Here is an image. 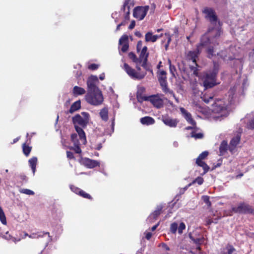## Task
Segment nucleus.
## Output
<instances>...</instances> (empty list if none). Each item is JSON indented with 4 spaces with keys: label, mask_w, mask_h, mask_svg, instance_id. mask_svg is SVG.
Wrapping results in <instances>:
<instances>
[{
    "label": "nucleus",
    "mask_w": 254,
    "mask_h": 254,
    "mask_svg": "<svg viewBox=\"0 0 254 254\" xmlns=\"http://www.w3.org/2000/svg\"><path fill=\"white\" fill-rule=\"evenodd\" d=\"M148 99L147 101L150 102L157 109H160L163 106V100L158 94L148 96Z\"/></svg>",
    "instance_id": "nucleus-12"
},
{
    "label": "nucleus",
    "mask_w": 254,
    "mask_h": 254,
    "mask_svg": "<svg viewBox=\"0 0 254 254\" xmlns=\"http://www.w3.org/2000/svg\"><path fill=\"white\" fill-rule=\"evenodd\" d=\"M100 116L103 120L107 121L108 119V112H100Z\"/></svg>",
    "instance_id": "nucleus-45"
},
{
    "label": "nucleus",
    "mask_w": 254,
    "mask_h": 254,
    "mask_svg": "<svg viewBox=\"0 0 254 254\" xmlns=\"http://www.w3.org/2000/svg\"><path fill=\"white\" fill-rule=\"evenodd\" d=\"M228 150V144L227 141L223 140L219 147V155H224Z\"/></svg>",
    "instance_id": "nucleus-25"
},
{
    "label": "nucleus",
    "mask_w": 254,
    "mask_h": 254,
    "mask_svg": "<svg viewBox=\"0 0 254 254\" xmlns=\"http://www.w3.org/2000/svg\"><path fill=\"white\" fill-rule=\"evenodd\" d=\"M147 59H146V57L145 58V59H143V61H142V66L146 70L150 71L151 72H152V70L150 69L149 66L147 64Z\"/></svg>",
    "instance_id": "nucleus-38"
},
{
    "label": "nucleus",
    "mask_w": 254,
    "mask_h": 254,
    "mask_svg": "<svg viewBox=\"0 0 254 254\" xmlns=\"http://www.w3.org/2000/svg\"><path fill=\"white\" fill-rule=\"evenodd\" d=\"M163 122L170 127H176L178 124V121L176 119H173L169 117H163Z\"/></svg>",
    "instance_id": "nucleus-20"
},
{
    "label": "nucleus",
    "mask_w": 254,
    "mask_h": 254,
    "mask_svg": "<svg viewBox=\"0 0 254 254\" xmlns=\"http://www.w3.org/2000/svg\"><path fill=\"white\" fill-rule=\"evenodd\" d=\"M241 138L240 133H238L230 141V146L229 147L230 151L232 152L235 147L239 144Z\"/></svg>",
    "instance_id": "nucleus-19"
},
{
    "label": "nucleus",
    "mask_w": 254,
    "mask_h": 254,
    "mask_svg": "<svg viewBox=\"0 0 254 254\" xmlns=\"http://www.w3.org/2000/svg\"><path fill=\"white\" fill-rule=\"evenodd\" d=\"M80 107L81 102L80 100H78L72 104L68 111H76L79 110Z\"/></svg>",
    "instance_id": "nucleus-30"
},
{
    "label": "nucleus",
    "mask_w": 254,
    "mask_h": 254,
    "mask_svg": "<svg viewBox=\"0 0 254 254\" xmlns=\"http://www.w3.org/2000/svg\"><path fill=\"white\" fill-rule=\"evenodd\" d=\"M86 93L85 90L82 87L75 86L72 90V93L74 96L83 95Z\"/></svg>",
    "instance_id": "nucleus-24"
},
{
    "label": "nucleus",
    "mask_w": 254,
    "mask_h": 254,
    "mask_svg": "<svg viewBox=\"0 0 254 254\" xmlns=\"http://www.w3.org/2000/svg\"><path fill=\"white\" fill-rule=\"evenodd\" d=\"M203 198L204 201L206 203H207L208 205H210L211 203L209 200V197L207 196H203Z\"/></svg>",
    "instance_id": "nucleus-55"
},
{
    "label": "nucleus",
    "mask_w": 254,
    "mask_h": 254,
    "mask_svg": "<svg viewBox=\"0 0 254 254\" xmlns=\"http://www.w3.org/2000/svg\"><path fill=\"white\" fill-rule=\"evenodd\" d=\"M147 48L146 46H144L142 49L140 54L139 55V60L140 61V62L141 63L143 61V59H145V58L146 57V59H147L149 54L147 52Z\"/></svg>",
    "instance_id": "nucleus-28"
},
{
    "label": "nucleus",
    "mask_w": 254,
    "mask_h": 254,
    "mask_svg": "<svg viewBox=\"0 0 254 254\" xmlns=\"http://www.w3.org/2000/svg\"><path fill=\"white\" fill-rule=\"evenodd\" d=\"M82 163L84 166L89 168H93L97 166H99L100 163L96 160H92L89 158H84L82 160Z\"/></svg>",
    "instance_id": "nucleus-17"
},
{
    "label": "nucleus",
    "mask_w": 254,
    "mask_h": 254,
    "mask_svg": "<svg viewBox=\"0 0 254 254\" xmlns=\"http://www.w3.org/2000/svg\"><path fill=\"white\" fill-rule=\"evenodd\" d=\"M71 190L76 194H79L81 190L75 187H71Z\"/></svg>",
    "instance_id": "nucleus-50"
},
{
    "label": "nucleus",
    "mask_w": 254,
    "mask_h": 254,
    "mask_svg": "<svg viewBox=\"0 0 254 254\" xmlns=\"http://www.w3.org/2000/svg\"><path fill=\"white\" fill-rule=\"evenodd\" d=\"M203 116L210 121L221 120L223 115L221 112H202Z\"/></svg>",
    "instance_id": "nucleus-14"
},
{
    "label": "nucleus",
    "mask_w": 254,
    "mask_h": 254,
    "mask_svg": "<svg viewBox=\"0 0 254 254\" xmlns=\"http://www.w3.org/2000/svg\"><path fill=\"white\" fill-rule=\"evenodd\" d=\"M248 126L249 128L254 129V117L250 121Z\"/></svg>",
    "instance_id": "nucleus-51"
},
{
    "label": "nucleus",
    "mask_w": 254,
    "mask_h": 254,
    "mask_svg": "<svg viewBox=\"0 0 254 254\" xmlns=\"http://www.w3.org/2000/svg\"><path fill=\"white\" fill-rule=\"evenodd\" d=\"M202 13L205 15V18L213 25L216 24L218 17L215 10L211 7H205L202 10Z\"/></svg>",
    "instance_id": "nucleus-6"
},
{
    "label": "nucleus",
    "mask_w": 254,
    "mask_h": 254,
    "mask_svg": "<svg viewBox=\"0 0 254 254\" xmlns=\"http://www.w3.org/2000/svg\"><path fill=\"white\" fill-rule=\"evenodd\" d=\"M28 237L30 238L36 239V238H38L39 236H37L36 234L33 233L32 235H30L28 236Z\"/></svg>",
    "instance_id": "nucleus-60"
},
{
    "label": "nucleus",
    "mask_w": 254,
    "mask_h": 254,
    "mask_svg": "<svg viewBox=\"0 0 254 254\" xmlns=\"http://www.w3.org/2000/svg\"><path fill=\"white\" fill-rule=\"evenodd\" d=\"M174 34L178 35L179 33L178 28V27H175L174 29Z\"/></svg>",
    "instance_id": "nucleus-64"
},
{
    "label": "nucleus",
    "mask_w": 254,
    "mask_h": 254,
    "mask_svg": "<svg viewBox=\"0 0 254 254\" xmlns=\"http://www.w3.org/2000/svg\"><path fill=\"white\" fill-rule=\"evenodd\" d=\"M189 237L191 240L196 245H200L203 242V239L202 237L195 238H194L191 234H189Z\"/></svg>",
    "instance_id": "nucleus-32"
},
{
    "label": "nucleus",
    "mask_w": 254,
    "mask_h": 254,
    "mask_svg": "<svg viewBox=\"0 0 254 254\" xmlns=\"http://www.w3.org/2000/svg\"><path fill=\"white\" fill-rule=\"evenodd\" d=\"M203 179L200 177L196 178L192 183V185L194 183H197L199 185H201L203 183Z\"/></svg>",
    "instance_id": "nucleus-43"
},
{
    "label": "nucleus",
    "mask_w": 254,
    "mask_h": 254,
    "mask_svg": "<svg viewBox=\"0 0 254 254\" xmlns=\"http://www.w3.org/2000/svg\"><path fill=\"white\" fill-rule=\"evenodd\" d=\"M130 1V0H125L123 7L121 9V10L123 11L124 12V18L126 20H128L129 19L131 5V3L129 4Z\"/></svg>",
    "instance_id": "nucleus-16"
},
{
    "label": "nucleus",
    "mask_w": 254,
    "mask_h": 254,
    "mask_svg": "<svg viewBox=\"0 0 254 254\" xmlns=\"http://www.w3.org/2000/svg\"><path fill=\"white\" fill-rule=\"evenodd\" d=\"M208 155V152L205 151L202 152L196 159V162L203 161L202 160L205 159Z\"/></svg>",
    "instance_id": "nucleus-35"
},
{
    "label": "nucleus",
    "mask_w": 254,
    "mask_h": 254,
    "mask_svg": "<svg viewBox=\"0 0 254 254\" xmlns=\"http://www.w3.org/2000/svg\"><path fill=\"white\" fill-rule=\"evenodd\" d=\"M145 91V88L143 86H138L137 90L136 92V98L137 101L142 103L143 101H147L148 96H145L144 92Z\"/></svg>",
    "instance_id": "nucleus-15"
},
{
    "label": "nucleus",
    "mask_w": 254,
    "mask_h": 254,
    "mask_svg": "<svg viewBox=\"0 0 254 254\" xmlns=\"http://www.w3.org/2000/svg\"><path fill=\"white\" fill-rule=\"evenodd\" d=\"M165 35H167L168 37H167V43H169L170 44L171 41V36L169 34H167V33H165Z\"/></svg>",
    "instance_id": "nucleus-62"
},
{
    "label": "nucleus",
    "mask_w": 254,
    "mask_h": 254,
    "mask_svg": "<svg viewBox=\"0 0 254 254\" xmlns=\"http://www.w3.org/2000/svg\"><path fill=\"white\" fill-rule=\"evenodd\" d=\"M0 220L3 224H6V220L5 214L4 212L2 209V208L0 206Z\"/></svg>",
    "instance_id": "nucleus-36"
},
{
    "label": "nucleus",
    "mask_w": 254,
    "mask_h": 254,
    "mask_svg": "<svg viewBox=\"0 0 254 254\" xmlns=\"http://www.w3.org/2000/svg\"><path fill=\"white\" fill-rule=\"evenodd\" d=\"M249 55L251 60L254 62V49H253L252 52L250 53Z\"/></svg>",
    "instance_id": "nucleus-58"
},
{
    "label": "nucleus",
    "mask_w": 254,
    "mask_h": 254,
    "mask_svg": "<svg viewBox=\"0 0 254 254\" xmlns=\"http://www.w3.org/2000/svg\"><path fill=\"white\" fill-rule=\"evenodd\" d=\"M31 150V147H30L26 145L25 144H23V151L24 154L26 156H27L29 155Z\"/></svg>",
    "instance_id": "nucleus-39"
},
{
    "label": "nucleus",
    "mask_w": 254,
    "mask_h": 254,
    "mask_svg": "<svg viewBox=\"0 0 254 254\" xmlns=\"http://www.w3.org/2000/svg\"><path fill=\"white\" fill-rule=\"evenodd\" d=\"M183 116L186 119V120L191 125L193 126H195V122L191 118V115L189 112H182Z\"/></svg>",
    "instance_id": "nucleus-27"
},
{
    "label": "nucleus",
    "mask_w": 254,
    "mask_h": 254,
    "mask_svg": "<svg viewBox=\"0 0 254 254\" xmlns=\"http://www.w3.org/2000/svg\"><path fill=\"white\" fill-rule=\"evenodd\" d=\"M135 35L138 37V38H141L142 37V34L139 31H136L134 33Z\"/></svg>",
    "instance_id": "nucleus-61"
},
{
    "label": "nucleus",
    "mask_w": 254,
    "mask_h": 254,
    "mask_svg": "<svg viewBox=\"0 0 254 254\" xmlns=\"http://www.w3.org/2000/svg\"><path fill=\"white\" fill-rule=\"evenodd\" d=\"M220 254H237L235 249L231 245H228L223 248Z\"/></svg>",
    "instance_id": "nucleus-21"
},
{
    "label": "nucleus",
    "mask_w": 254,
    "mask_h": 254,
    "mask_svg": "<svg viewBox=\"0 0 254 254\" xmlns=\"http://www.w3.org/2000/svg\"><path fill=\"white\" fill-rule=\"evenodd\" d=\"M218 72V65L214 63L213 69L203 73L201 80L205 89L212 88L216 85V78Z\"/></svg>",
    "instance_id": "nucleus-2"
},
{
    "label": "nucleus",
    "mask_w": 254,
    "mask_h": 254,
    "mask_svg": "<svg viewBox=\"0 0 254 254\" xmlns=\"http://www.w3.org/2000/svg\"><path fill=\"white\" fill-rule=\"evenodd\" d=\"M213 99V96H209V97H207L206 96H204L203 97V100L206 103L209 102L210 100Z\"/></svg>",
    "instance_id": "nucleus-52"
},
{
    "label": "nucleus",
    "mask_w": 254,
    "mask_h": 254,
    "mask_svg": "<svg viewBox=\"0 0 254 254\" xmlns=\"http://www.w3.org/2000/svg\"><path fill=\"white\" fill-rule=\"evenodd\" d=\"M200 46H202L201 45V42L194 50L188 52L187 55V59L188 60L191 61L193 63H196V59L198 58L201 52Z\"/></svg>",
    "instance_id": "nucleus-13"
},
{
    "label": "nucleus",
    "mask_w": 254,
    "mask_h": 254,
    "mask_svg": "<svg viewBox=\"0 0 254 254\" xmlns=\"http://www.w3.org/2000/svg\"><path fill=\"white\" fill-rule=\"evenodd\" d=\"M191 136L196 139L201 138L203 137V134L201 133H194V132H192Z\"/></svg>",
    "instance_id": "nucleus-47"
},
{
    "label": "nucleus",
    "mask_w": 254,
    "mask_h": 254,
    "mask_svg": "<svg viewBox=\"0 0 254 254\" xmlns=\"http://www.w3.org/2000/svg\"><path fill=\"white\" fill-rule=\"evenodd\" d=\"M162 207L158 206L157 209L149 216L147 220L149 222H152L153 220H155L156 218L161 213Z\"/></svg>",
    "instance_id": "nucleus-23"
},
{
    "label": "nucleus",
    "mask_w": 254,
    "mask_h": 254,
    "mask_svg": "<svg viewBox=\"0 0 254 254\" xmlns=\"http://www.w3.org/2000/svg\"><path fill=\"white\" fill-rule=\"evenodd\" d=\"M232 210L236 213L244 214H253L254 209L249 204L245 203L239 204L237 207H233Z\"/></svg>",
    "instance_id": "nucleus-8"
},
{
    "label": "nucleus",
    "mask_w": 254,
    "mask_h": 254,
    "mask_svg": "<svg viewBox=\"0 0 254 254\" xmlns=\"http://www.w3.org/2000/svg\"><path fill=\"white\" fill-rule=\"evenodd\" d=\"M186 228V225L184 223L182 222L180 224L179 226L178 227V233L180 234L183 233V230Z\"/></svg>",
    "instance_id": "nucleus-44"
},
{
    "label": "nucleus",
    "mask_w": 254,
    "mask_h": 254,
    "mask_svg": "<svg viewBox=\"0 0 254 254\" xmlns=\"http://www.w3.org/2000/svg\"><path fill=\"white\" fill-rule=\"evenodd\" d=\"M86 101L91 105L98 106L103 102V96L101 90L87 92L85 96Z\"/></svg>",
    "instance_id": "nucleus-3"
},
{
    "label": "nucleus",
    "mask_w": 254,
    "mask_h": 254,
    "mask_svg": "<svg viewBox=\"0 0 254 254\" xmlns=\"http://www.w3.org/2000/svg\"><path fill=\"white\" fill-rule=\"evenodd\" d=\"M148 10L149 6L148 5L137 6L133 10V16L135 18L141 20L145 17Z\"/></svg>",
    "instance_id": "nucleus-9"
},
{
    "label": "nucleus",
    "mask_w": 254,
    "mask_h": 254,
    "mask_svg": "<svg viewBox=\"0 0 254 254\" xmlns=\"http://www.w3.org/2000/svg\"><path fill=\"white\" fill-rule=\"evenodd\" d=\"M76 134H72L71 135V138L72 141L74 142V144H75L76 142L75 141V138H76Z\"/></svg>",
    "instance_id": "nucleus-59"
},
{
    "label": "nucleus",
    "mask_w": 254,
    "mask_h": 254,
    "mask_svg": "<svg viewBox=\"0 0 254 254\" xmlns=\"http://www.w3.org/2000/svg\"><path fill=\"white\" fill-rule=\"evenodd\" d=\"M236 86H234L233 88H231L229 91V96H233L234 95V92L236 91Z\"/></svg>",
    "instance_id": "nucleus-54"
},
{
    "label": "nucleus",
    "mask_w": 254,
    "mask_h": 254,
    "mask_svg": "<svg viewBox=\"0 0 254 254\" xmlns=\"http://www.w3.org/2000/svg\"><path fill=\"white\" fill-rule=\"evenodd\" d=\"M128 57L130 59H131L134 63H136L137 64H141L139 58H137L134 53H129Z\"/></svg>",
    "instance_id": "nucleus-33"
},
{
    "label": "nucleus",
    "mask_w": 254,
    "mask_h": 254,
    "mask_svg": "<svg viewBox=\"0 0 254 254\" xmlns=\"http://www.w3.org/2000/svg\"><path fill=\"white\" fill-rule=\"evenodd\" d=\"M124 69L127 73L132 79L140 80L143 79L146 75V73L137 72L135 69L132 68L127 63L124 64Z\"/></svg>",
    "instance_id": "nucleus-7"
},
{
    "label": "nucleus",
    "mask_w": 254,
    "mask_h": 254,
    "mask_svg": "<svg viewBox=\"0 0 254 254\" xmlns=\"http://www.w3.org/2000/svg\"><path fill=\"white\" fill-rule=\"evenodd\" d=\"M140 122L143 125H150L154 123V120L151 117H145L140 119Z\"/></svg>",
    "instance_id": "nucleus-26"
},
{
    "label": "nucleus",
    "mask_w": 254,
    "mask_h": 254,
    "mask_svg": "<svg viewBox=\"0 0 254 254\" xmlns=\"http://www.w3.org/2000/svg\"><path fill=\"white\" fill-rule=\"evenodd\" d=\"M89 115L87 112H83L82 116L78 114L72 118V122L74 127H80L84 128L88 123Z\"/></svg>",
    "instance_id": "nucleus-4"
},
{
    "label": "nucleus",
    "mask_w": 254,
    "mask_h": 254,
    "mask_svg": "<svg viewBox=\"0 0 254 254\" xmlns=\"http://www.w3.org/2000/svg\"><path fill=\"white\" fill-rule=\"evenodd\" d=\"M196 163L201 167L204 170V174L207 172L209 169V167L203 161L196 162Z\"/></svg>",
    "instance_id": "nucleus-34"
},
{
    "label": "nucleus",
    "mask_w": 254,
    "mask_h": 254,
    "mask_svg": "<svg viewBox=\"0 0 254 254\" xmlns=\"http://www.w3.org/2000/svg\"><path fill=\"white\" fill-rule=\"evenodd\" d=\"M98 68V65L95 64H92L89 65L88 68L91 70H96Z\"/></svg>",
    "instance_id": "nucleus-49"
},
{
    "label": "nucleus",
    "mask_w": 254,
    "mask_h": 254,
    "mask_svg": "<svg viewBox=\"0 0 254 254\" xmlns=\"http://www.w3.org/2000/svg\"><path fill=\"white\" fill-rule=\"evenodd\" d=\"M112 105L113 110H118L119 108V104L116 100H114L112 102Z\"/></svg>",
    "instance_id": "nucleus-48"
},
{
    "label": "nucleus",
    "mask_w": 254,
    "mask_h": 254,
    "mask_svg": "<svg viewBox=\"0 0 254 254\" xmlns=\"http://www.w3.org/2000/svg\"><path fill=\"white\" fill-rule=\"evenodd\" d=\"M79 195H80V196H81L85 198H88L90 199H92V197L91 196V195L89 194L86 193L84 190H80V192Z\"/></svg>",
    "instance_id": "nucleus-41"
},
{
    "label": "nucleus",
    "mask_w": 254,
    "mask_h": 254,
    "mask_svg": "<svg viewBox=\"0 0 254 254\" xmlns=\"http://www.w3.org/2000/svg\"><path fill=\"white\" fill-rule=\"evenodd\" d=\"M83 127H75V130L78 133L79 138L83 144L86 143V135L84 131H83Z\"/></svg>",
    "instance_id": "nucleus-22"
},
{
    "label": "nucleus",
    "mask_w": 254,
    "mask_h": 254,
    "mask_svg": "<svg viewBox=\"0 0 254 254\" xmlns=\"http://www.w3.org/2000/svg\"><path fill=\"white\" fill-rule=\"evenodd\" d=\"M74 145H75V147H71L70 149L74 150L75 151V152L77 153H81V150L80 148L79 147L78 144H76V143L75 144H74Z\"/></svg>",
    "instance_id": "nucleus-46"
},
{
    "label": "nucleus",
    "mask_w": 254,
    "mask_h": 254,
    "mask_svg": "<svg viewBox=\"0 0 254 254\" xmlns=\"http://www.w3.org/2000/svg\"><path fill=\"white\" fill-rule=\"evenodd\" d=\"M135 22L134 20H132L129 25L128 29H132L135 27Z\"/></svg>",
    "instance_id": "nucleus-57"
},
{
    "label": "nucleus",
    "mask_w": 254,
    "mask_h": 254,
    "mask_svg": "<svg viewBox=\"0 0 254 254\" xmlns=\"http://www.w3.org/2000/svg\"><path fill=\"white\" fill-rule=\"evenodd\" d=\"M20 192L22 193L26 194L28 195H33L34 192L33 191L29 189H22L20 190Z\"/></svg>",
    "instance_id": "nucleus-42"
},
{
    "label": "nucleus",
    "mask_w": 254,
    "mask_h": 254,
    "mask_svg": "<svg viewBox=\"0 0 254 254\" xmlns=\"http://www.w3.org/2000/svg\"><path fill=\"white\" fill-rule=\"evenodd\" d=\"M166 74L167 73L165 71H160L157 75L158 81L164 92L166 94L174 95L173 92L170 90L167 87Z\"/></svg>",
    "instance_id": "nucleus-5"
},
{
    "label": "nucleus",
    "mask_w": 254,
    "mask_h": 254,
    "mask_svg": "<svg viewBox=\"0 0 254 254\" xmlns=\"http://www.w3.org/2000/svg\"><path fill=\"white\" fill-rule=\"evenodd\" d=\"M37 162V158L34 157L29 160V164L31 167L33 174L35 173L36 171V166Z\"/></svg>",
    "instance_id": "nucleus-29"
},
{
    "label": "nucleus",
    "mask_w": 254,
    "mask_h": 254,
    "mask_svg": "<svg viewBox=\"0 0 254 254\" xmlns=\"http://www.w3.org/2000/svg\"><path fill=\"white\" fill-rule=\"evenodd\" d=\"M195 66L190 65V68L191 72H192L193 74L195 76H198V71L199 70V68L200 66H199L197 63H194Z\"/></svg>",
    "instance_id": "nucleus-31"
},
{
    "label": "nucleus",
    "mask_w": 254,
    "mask_h": 254,
    "mask_svg": "<svg viewBox=\"0 0 254 254\" xmlns=\"http://www.w3.org/2000/svg\"><path fill=\"white\" fill-rule=\"evenodd\" d=\"M219 26L209 28L207 32L201 38V45L206 48L207 57L209 59H212L217 56L224 60H232L233 58L229 55V49L222 50L217 52L219 46V38L221 33L220 22L218 21Z\"/></svg>",
    "instance_id": "nucleus-1"
},
{
    "label": "nucleus",
    "mask_w": 254,
    "mask_h": 254,
    "mask_svg": "<svg viewBox=\"0 0 254 254\" xmlns=\"http://www.w3.org/2000/svg\"><path fill=\"white\" fill-rule=\"evenodd\" d=\"M119 45L118 48L120 55H122V52L125 53L127 52L129 47L128 36L126 35H123L119 40Z\"/></svg>",
    "instance_id": "nucleus-11"
},
{
    "label": "nucleus",
    "mask_w": 254,
    "mask_h": 254,
    "mask_svg": "<svg viewBox=\"0 0 254 254\" xmlns=\"http://www.w3.org/2000/svg\"><path fill=\"white\" fill-rule=\"evenodd\" d=\"M142 43L141 41H139L137 42V46H136V49H137V51H139L140 50V49L142 47Z\"/></svg>",
    "instance_id": "nucleus-56"
},
{
    "label": "nucleus",
    "mask_w": 254,
    "mask_h": 254,
    "mask_svg": "<svg viewBox=\"0 0 254 254\" xmlns=\"http://www.w3.org/2000/svg\"><path fill=\"white\" fill-rule=\"evenodd\" d=\"M99 82L97 76H90L87 80V92L100 90L97 86Z\"/></svg>",
    "instance_id": "nucleus-10"
},
{
    "label": "nucleus",
    "mask_w": 254,
    "mask_h": 254,
    "mask_svg": "<svg viewBox=\"0 0 254 254\" xmlns=\"http://www.w3.org/2000/svg\"><path fill=\"white\" fill-rule=\"evenodd\" d=\"M178 228V226L177 223L174 222L171 225L170 231L172 233L175 234L177 232Z\"/></svg>",
    "instance_id": "nucleus-40"
},
{
    "label": "nucleus",
    "mask_w": 254,
    "mask_h": 254,
    "mask_svg": "<svg viewBox=\"0 0 254 254\" xmlns=\"http://www.w3.org/2000/svg\"><path fill=\"white\" fill-rule=\"evenodd\" d=\"M151 236L152 234L150 232H148L146 234L145 237L146 239L149 240L151 238Z\"/></svg>",
    "instance_id": "nucleus-63"
},
{
    "label": "nucleus",
    "mask_w": 254,
    "mask_h": 254,
    "mask_svg": "<svg viewBox=\"0 0 254 254\" xmlns=\"http://www.w3.org/2000/svg\"><path fill=\"white\" fill-rule=\"evenodd\" d=\"M168 63L169 64V69L171 73L173 76L175 77V73L176 72V68L174 65L171 64V62L170 60H168Z\"/></svg>",
    "instance_id": "nucleus-37"
},
{
    "label": "nucleus",
    "mask_w": 254,
    "mask_h": 254,
    "mask_svg": "<svg viewBox=\"0 0 254 254\" xmlns=\"http://www.w3.org/2000/svg\"><path fill=\"white\" fill-rule=\"evenodd\" d=\"M162 34L160 35H153V33L151 31L148 32L145 35V41L146 42H152L154 43L157 40L161 37Z\"/></svg>",
    "instance_id": "nucleus-18"
},
{
    "label": "nucleus",
    "mask_w": 254,
    "mask_h": 254,
    "mask_svg": "<svg viewBox=\"0 0 254 254\" xmlns=\"http://www.w3.org/2000/svg\"><path fill=\"white\" fill-rule=\"evenodd\" d=\"M66 156L69 159H73L74 158L73 154L71 152L68 151H66Z\"/></svg>",
    "instance_id": "nucleus-53"
}]
</instances>
